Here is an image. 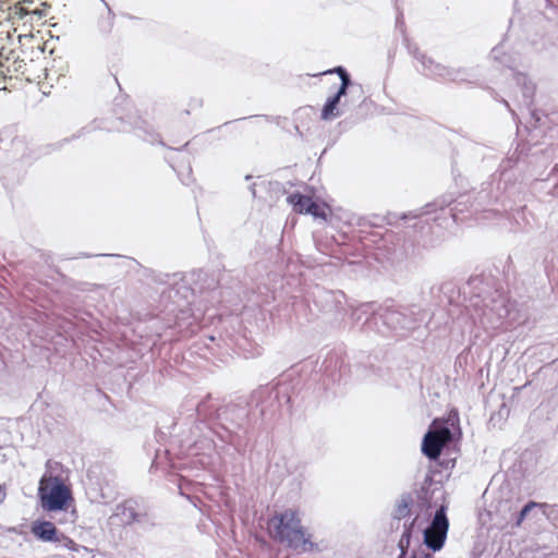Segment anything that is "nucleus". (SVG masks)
I'll return each mask as SVG.
<instances>
[{
	"label": "nucleus",
	"mask_w": 558,
	"mask_h": 558,
	"mask_svg": "<svg viewBox=\"0 0 558 558\" xmlns=\"http://www.w3.org/2000/svg\"><path fill=\"white\" fill-rule=\"evenodd\" d=\"M259 118H265L268 122L270 121V118L268 116H251L248 118L238 119L236 121L246 120V119H259Z\"/></svg>",
	"instance_id": "nucleus-35"
},
{
	"label": "nucleus",
	"mask_w": 558,
	"mask_h": 558,
	"mask_svg": "<svg viewBox=\"0 0 558 558\" xmlns=\"http://www.w3.org/2000/svg\"><path fill=\"white\" fill-rule=\"evenodd\" d=\"M41 507L47 511H64L72 500L71 492L64 482L58 477H50V483L47 487L40 485L38 489Z\"/></svg>",
	"instance_id": "nucleus-7"
},
{
	"label": "nucleus",
	"mask_w": 558,
	"mask_h": 558,
	"mask_svg": "<svg viewBox=\"0 0 558 558\" xmlns=\"http://www.w3.org/2000/svg\"><path fill=\"white\" fill-rule=\"evenodd\" d=\"M340 101L341 100L333 95L326 100L320 114L324 121H330L341 114L339 111Z\"/></svg>",
	"instance_id": "nucleus-20"
},
{
	"label": "nucleus",
	"mask_w": 558,
	"mask_h": 558,
	"mask_svg": "<svg viewBox=\"0 0 558 558\" xmlns=\"http://www.w3.org/2000/svg\"><path fill=\"white\" fill-rule=\"evenodd\" d=\"M31 532L41 542L57 543L59 542L58 529L56 525L46 520H36L32 523Z\"/></svg>",
	"instance_id": "nucleus-13"
},
{
	"label": "nucleus",
	"mask_w": 558,
	"mask_h": 558,
	"mask_svg": "<svg viewBox=\"0 0 558 558\" xmlns=\"http://www.w3.org/2000/svg\"><path fill=\"white\" fill-rule=\"evenodd\" d=\"M356 373L359 377L367 378L373 373V366L371 365L369 369L366 367V365H355Z\"/></svg>",
	"instance_id": "nucleus-28"
},
{
	"label": "nucleus",
	"mask_w": 558,
	"mask_h": 558,
	"mask_svg": "<svg viewBox=\"0 0 558 558\" xmlns=\"http://www.w3.org/2000/svg\"><path fill=\"white\" fill-rule=\"evenodd\" d=\"M497 197L492 195L490 184L487 186H483L481 191L477 192L476 196L472 195V204L471 207L475 211L485 210L486 206L490 205Z\"/></svg>",
	"instance_id": "nucleus-17"
},
{
	"label": "nucleus",
	"mask_w": 558,
	"mask_h": 558,
	"mask_svg": "<svg viewBox=\"0 0 558 558\" xmlns=\"http://www.w3.org/2000/svg\"><path fill=\"white\" fill-rule=\"evenodd\" d=\"M342 71H347L343 66L341 65H338L336 68H333L332 70H328L326 73H337L339 78L343 77V72Z\"/></svg>",
	"instance_id": "nucleus-33"
},
{
	"label": "nucleus",
	"mask_w": 558,
	"mask_h": 558,
	"mask_svg": "<svg viewBox=\"0 0 558 558\" xmlns=\"http://www.w3.org/2000/svg\"><path fill=\"white\" fill-rule=\"evenodd\" d=\"M319 298L320 301L316 302H322L323 311L329 313L338 311L342 306L344 294L341 291H323Z\"/></svg>",
	"instance_id": "nucleus-15"
},
{
	"label": "nucleus",
	"mask_w": 558,
	"mask_h": 558,
	"mask_svg": "<svg viewBox=\"0 0 558 558\" xmlns=\"http://www.w3.org/2000/svg\"><path fill=\"white\" fill-rule=\"evenodd\" d=\"M231 122H225L221 126H227L228 124H230Z\"/></svg>",
	"instance_id": "nucleus-40"
},
{
	"label": "nucleus",
	"mask_w": 558,
	"mask_h": 558,
	"mask_svg": "<svg viewBox=\"0 0 558 558\" xmlns=\"http://www.w3.org/2000/svg\"><path fill=\"white\" fill-rule=\"evenodd\" d=\"M490 57L496 60V61H499L500 63L509 66L506 62V60H504L506 58V56H502V52H501V47L497 46V47H494L490 51Z\"/></svg>",
	"instance_id": "nucleus-26"
},
{
	"label": "nucleus",
	"mask_w": 558,
	"mask_h": 558,
	"mask_svg": "<svg viewBox=\"0 0 558 558\" xmlns=\"http://www.w3.org/2000/svg\"><path fill=\"white\" fill-rule=\"evenodd\" d=\"M509 75L512 77V81L521 90V105L525 108L533 107L534 104V95H535V85L529 77L521 72H515L513 69L509 68Z\"/></svg>",
	"instance_id": "nucleus-12"
},
{
	"label": "nucleus",
	"mask_w": 558,
	"mask_h": 558,
	"mask_svg": "<svg viewBox=\"0 0 558 558\" xmlns=\"http://www.w3.org/2000/svg\"><path fill=\"white\" fill-rule=\"evenodd\" d=\"M411 556H416L417 558H433V555L430 553H427L425 550H414Z\"/></svg>",
	"instance_id": "nucleus-32"
},
{
	"label": "nucleus",
	"mask_w": 558,
	"mask_h": 558,
	"mask_svg": "<svg viewBox=\"0 0 558 558\" xmlns=\"http://www.w3.org/2000/svg\"><path fill=\"white\" fill-rule=\"evenodd\" d=\"M247 416L248 411L246 407L235 403L225 405L221 412L217 413V420L228 433V436L220 435V439L232 445L239 453L242 452V442L236 429L244 427Z\"/></svg>",
	"instance_id": "nucleus-5"
},
{
	"label": "nucleus",
	"mask_w": 558,
	"mask_h": 558,
	"mask_svg": "<svg viewBox=\"0 0 558 558\" xmlns=\"http://www.w3.org/2000/svg\"><path fill=\"white\" fill-rule=\"evenodd\" d=\"M427 481H428L429 483H432V478H430L429 476H427V477H426L425 482H427ZM425 485H426V483H424V485L422 486V489H421V494H422V495H421L420 497L426 501V500H427V497H426V488H425Z\"/></svg>",
	"instance_id": "nucleus-34"
},
{
	"label": "nucleus",
	"mask_w": 558,
	"mask_h": 558,
	"mask_svg": "<svg viewBox=\"0 0 558 558\" xmlns=\"http://www.w3.org/2000/svg\"><path fill=\"white\" fill-rule=\"evenodd\" d=\"M495 304H497L496 301H494ZM490 311H496L499 318H502L509 314V310L506 307L504 300H500V306L495 305L490 308Z\"/></svg>",
	"instance_id": "nucleus-27"
},
{
	"label": "nucleus",
	"mask_w": 558,
	"mask_h": 558,
	"mask_svg": "<svg viewBox=\"0 0 558 558\" xmlns=\"http://www.w3.org/2000/svg\"><path fill=\"white\" fill-rule=\"evenodd\" d=\"M251 179H252V175H250V174L245 175V180H246V181H248V180H251Z\"/></svg>",
	"instance_id": "nucleus-39"
},
{
	"label": "nucleus",
	"mask_w": 558,
	"mask_h": 558,
	"mask_svg": "<svg viewBox=\"0 0 558 558\" xmlns=\"http://www.w3.org/2000/svg\"><path fill=\"white\" fill-rule=\"evenodd\" d=\"M342 72L344 74H343V77L340 78V81H341L340 86H344L347 88L352 87L351 94H357L360 96L362 94V86L353 84V82L351 80V76L348 73V71H342Z\"/></svg>",
	"instance_id": "nucleus-23"
},
{
	"label": "nucleus",
	"mask_w": 558,
	"mask_h": 558,
	"mask_svg": "<svg viewBox=\"0 0 558 558\" xmlns=\"http://www.w3.org/2000/svg\"><path fill=\"white\" fill-rule=\"evenodd\" d=\"M537 504L535 501H529L526 502L521 510L519 511L517 518H515V525L519 526L521 523L525 520L530 511L535 508Z\"/></svg>",
	"instance_id": "nucleus-24"
},
{
	"label": "nucleus",
	"mask_w": 558,
	"mask_h": 558,
	"mask_svg": "<svg viewBox=\"0 0 558 558\" xmlns=\"http://www.w3.org/2000/svg\"><path fill=\"white\" fill-rule=\"evenodd\" d=\"M268 529L271 537L286 544L293 550L319 551L316 543L311 541L312 535L302 525L299 512L293 509H286L275 513L268 520Z\"/></svg>",
	"instance_id": "nucleus-1"
},
{
	"label": "nucleus",
	"mask_w": 558,
	"mask_h": 558,
	"mask_svg": "<svg viewBox=\"0 0 558 558\" xmlns=\"http://www.w3.org/2000/svg\"><path fill=\"white\" fill-rule=\"evenodd\" d=\"M446 445L441 442L433 430H427L422 440V452L429 460H437Z\"/></svg>",
	"instance_id": "nucleus-14"
},
{
	"label": "nucleus",
	"mask_w": 558,
	"mask_h": 558,
	"mask_svg": "<svg viewBox=\"0 0 558 558\" xmlns=\"http://www.w3.org/2000/svg\"><path fill=\"white\" fill-rule=\"evenodd\" d=\"M222 408H218L216 403H211L210 400H203L197 404V415L206 420L217 418V413L221 412Z\"/></svg>",
	"instance_id": "nucleus-22"
},
{
	"label": "nucleus",
	"mask_w": 558,
	"mask_h": 558,
	"mask_svg": "<svg viewBox=\"0 0 558 558\" xmlns=\"http://www.w3.org/2000/svg\"><path fill=\"white\" fill-rule=\"evenodd\" d=\"M368 313L371 316L366 317L364 324L368 329H376L381 335H386L390 330L409 331L417 326V319L412 311L408 308L400 310L393 305H385L374 310L373 303H365L353 315L356 320H360L361 314Z\"/></svg>",
	"instance_id": "nucleus-2"
},
{
	"label": "nucleus",
	"mask_w": 558,
	"mask_h": 558,
	"mask_svg": "<svg viewBox=\"0 0 558 558\" xmlns=\"http://www.w3.org/2000/svg\"><path fill=\"white\" fill-rule=\"evenodd\" d=\"M449 520L442 506L435 511L430 523L423 531V543L432 551L440 550L446 542Z\"/></svg>",
	"instance_id": "nucleus-8"
},
{
	"label": "nucleus",
	"mask_w": 558,
	"mask_h": 558,
	"mask_svg": "<svg viewBox=\"0 0 558 558\" xmlns=\"http://www.w3.org/2000/svg\"><path fill=\"white\" fill-rule=\"evenodd\" d=\"M348 92L349 88L344 86H339L338 90L336 92V94H333V96L341 100L342 97L348 95Z\"/></svg>",
	"instance_id": "nucleus-31"
},
{
	"label": "nucleus",
	"mask_w": 558,
	"mask_h": 558,
	"mask_svg": "<svg viewBox=\"0 0 558 558\" xmlns=\"http://www.w3.org/2000/svg\"><path fill=\"white\" fill-rule=\"evenodd\" d=\"M413 504L412 495L409 493H404L400 496V498L396 501V506L392 512V519L400 521L407 518L410 514V507Z\"/></svg>",
	"instance_id": "nucleus-19"
},
{
	"label": "nucleus",
	"mask_w": 558,
	"mask_h": 558,
	"mask_svg": "<svg viewBox=\"0 0 558 558\" xmlns=\"http://www.w3.org/2000/svg\"><path fill=\"white\" fill-rule=\"evenodd\" d=\"M403 43L408 49V52L420 64V66H416L417 71L424 76L433 80H440L454 83H462L469 81L470 71L468 69L451 68L435 61L432 57L421 51L420 48L415 44L411 43V40L405 36L403 38Z\"/></svg>",
	"instance_id": "nucleus-3"
},
{
	"label": "nucleus",
	"mask_w": 558,
	"mask_h": 558,
	"mask_svg": "<svg viewBox=\"0 0 558 558\" xmlns=\"http://www.w3.org/2000/svg\"><path fill=\"white\" fill-rule=\"evenodd\" d=\"M121 126H118V131L133 132L138 138L149 144H159L165 146L160 135L154 130V128L144 119L137 116L119 117Z\"/></svg>",
	"instance_id": "nucleus-9"
},
{
	"label": "nucleus",
	"mask_w": 558,
	"mask_h": 558,
	"mask_svg": "<svg viewBox=\"0 0 558 558\" xmlns=\"http://www.w3.org/2000/svg\"><path fill=\"white\" fill-rule=\"evenodd\" d=\"M5 498V492L3 490L2 486L0 485V504L4 500Z\"/></svg>",
	"instance_id": "nucleus-36"
},
{
	"label": "nucleus",
	"mask_w": 558,
	"mask_h": 558,
	"mask_svg": "<svg viewBox=\"0 0 558 558\" xmlns=\"http://www.w3.org/2000/svg\"><path fill=\"white\" fill-rule=\"evenodd\" d=\"M428 430H433L434 435L445 445H449L453 439V434L446 420L435 418Z\"/></svg>",
	"instance_id": "nucleus-16"
},
{
	"label": "nucleus",
	"mask_w": 558,
	"mask_h": 558,
	"mask_svg": "<svg viewBox=\"0 0 558 558\" xmlns=\"http://www.w3.org/2000/svg\"><path fill=\"white\" fill-rule=\"evenodd\" d=\"M182 183L187 185L189 184V181L187 180H184V179H181Z\"/></svg>",
	"instance_id": "nucleus-38"
},
{
	"label": "nucleus",
	"mask_w": 558,
	"mask_h": 558,
	"mask_svg": "<svg viewBox=\"0 0 558 558\" xmlns=\"http://www.w3.org/2000/svg\"><path fill=\"white\" fill-rule=\"evenodd\" d=\"M288 202L293 206L296 213L308 214L315 218L326 217L324 209L307 195L296 192L288 196Z\"/></svg>",
	"instance_id": "nucleus-11"
},
{
	"label": "nucleus",
	"mask_w": 558,
	"mask_h": 558,
	"mask_svg": "<svg viewBox=\"0 0 558 558\" xmlns=\"http://www.w3.org/2000/svg\"><path fill=\"white\" fill-rule=\"evenodd\" d=\"M453 207L450 208V217L453 222L462 221L463 218L461 215L464 213H476L472 207V194H462L458 198H453L451 194L442 195L440 198L434 201L433 203H428L424 208L420 210V213L410 211L409 214H403L401 219H415L424 215H428L437 209H445L446 207L453 204Z\"/></svg>",
	"instance_id": "nucleus-6"
},
{
	"label": "nucleus",
	"mask_w": 558,
	"mask_h": 558,
	"mask_svg": "<svg viewBox=\"0 0 558 558\" xmlns=\"http://www.w3.org/2000/svg\"><path fill=\"white\" fill-rule=\"evenodd\" d=\"M154 282L159 284H171L179 286V289H184V298L187 299V294L203 293L205 290L215 289L216 280L209 278L207 272L202 269L193 270L189 274H154L151 276Z\"/></svg>",
	"instance_id": "nucleus-4"
},
{
	"label": "nucleus",
	"mask_w": 558,
	"mask_h": 558,
	"mask_svg": "<svg viewBox=\"0 0 558 558\" xmlns=\"http://www.w3.org/2000/svg\"><path fill=\"white\" fill-rule=\"evenodd\" d=\"M191 171H192V168L189 167V173H191ZM187 178H190V174H187Z\"/></svg>",
	"instance_id": "nucleus-41"
},
{
	"label": "nucleus",
	"mask_w": 558,
	"mask_h": 558,
	"mask_svg": "<svg viewBox=\"0 0 558 558\" xmlns=\"http://www.w3.org/2000/svg\"><path fill=\"white\" fill-rule=\"evenodd\" d=\"M493 97H494V99H496L497 101H500L501 104H504V105H505V107L509 110V112L511 113V116H512L513 118H515V117H517L515 111L510 107L509 102H508L506 99H504L502 97H499V95H498L497 93H494Z\"/></svg>",
	"instance_id": "nucleus-30"
},
{
	"label": "nucleus",
	"mask_w": 558,
	"mask_h": 558,
	"mask_svg": "<svg viewBox=\"0 0 558 558\" xmlns=\"http://www.w3.org/2000/svg\"><path fill=\"white\" fill-rule=\"evenodd\" d=\"M266 399H277V393L271 387H260L251 396V402L255 403L256 407L260 405V416H265L267 413V408L263 405Z\"/></svg>",
	"instance_id": "nucleus-18"
},
{
	"label": "nucleus",
	"mask_w": 558,
	"mask_h": 558,
	"mask_svg": "<svg viewBox=\"0 0 558 558\" xmlns=\"http://www.w3.org/2000/svg\"><path fill=\"white\" fill-rule=\"evenodd\" d=\"M97 128L99 126L96 124V121H94L92 125L84 126L76 134H73L70 140L80 138L81 136L95 131Z\"/></svg>",
	"instance_id": "nucleus-25"
},
{
	"label": "nucleus",
	"mask_w": 558,
	"mask_h": 558,
	"mask_svg": "<svg viewBox=\"0 0 558 558\" xmlns=\"http://www.w3.org/2000/svg\"><path fill=\"white\" fill-rule=\"evenodd\" d=\"M251 193H252V196L255 197L256 196V191H255V183H253L252 185L248 186Z\"/></svg>",
	"instance_id": "nucleus-37"
},
{
	"label": "nucleus",
	"mask_w": 558,
	"mask_h": 558,
	"mask_svg": "<svg viewBox=\"0 0 558 558\" xmlns=\"http://www.w3.org/2000/svg\"><path fill=\"white\" fill-rule=\"evenodd\" d=\"M409 558H417L416 556H410Z\"/></svg>",
	"instance_id": "nucleus-42"
},
{
	"label": "nucleus",
	"mask_w": 558,
	"mask_h": 558,
	"mask_svg": "<svg viewBox=\"0 0 558 558\" xmlns=\"http://www.w3.org/2000/svg\"><path fill=\"white\" fill-rule=\"evenodd\" d=\"M415 523V519L409 524H404L402 535L398 542V548L400 554L397 558H405L411 544L412 530Z\"/></svg>",
	"instance_id": "nucleus-21"
},
{
	"label": "nucleus",
	"mask_w": 558,
	"mask_h": 558,
	"mask_svg": "<svg viewBox=\"0 0 558 558\" xmlns=\"http://www.w3.org/2000/svg\"><path fill=\"white\" fill-rule=\"evenodd\" d=\"M116 515L120 518L124 525H132L134 523L147 524L149 521L148 514L140 509L137 501L128 499L117 506Z\"/></svg>",
	"instance_id": "nucleus-10"
},
{
	"label": "nucleus",
	"mask_w": 558,
	"mask_h": 558,
	"mask_svg": "<svg viewBox=\"0 0 558 558\" xmlns=\"http://www.w3.org/2000/svg\"><path fill=\"white\" fill-rule=\"evenodd\" d=\"M526 109H527V110H529V112H530L531 119L534 121L533 125H534V126H537V124H538V123L541 122V120H542V116H543V114H542V112H541V111H538V110H537V109H535V108H532V107L526 108Z\"/></svg>",
	"instance_id": "nucleus-29"
}]
</instances>
